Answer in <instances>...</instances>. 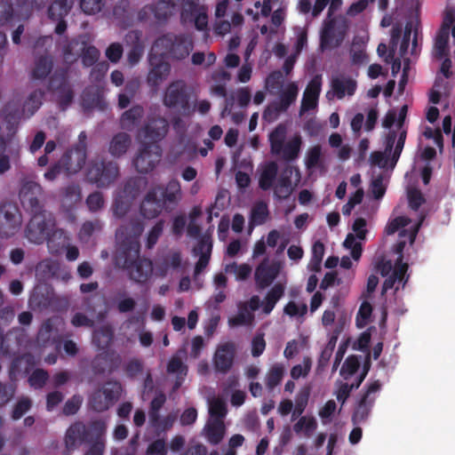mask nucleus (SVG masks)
Here are the masks:
<instances>
[{
    "label": "nucleus",
    "mask_w": 455,
    "mask_h": 455,
    "mask_svg": "<svg viewBox=\"0 0 455 455\" xmlns=\"http://www.w3.org/2000/svg\"><path fill=\"white\" fill-rule=\"evenodd\" d=\"M421 222L422 219L415 222L404 216H397L387 224L386 233L387 235L398 233L400 241L395 246V251L399 255L395 264L393 265L391 260L382 259L376 267L377 270L385 277L382 286L383 294L391 289L398 290L404 285L406 282L405 273L408 267L406 263L402 262V252L407 243L410 245L413 243Z\"/></svg>",
    "instance_id": "f257e3e1"
},
{
    "label": "nucleus",
    "mask_w": 455,
    "mask_h": 455,
    "mask_svg": "<svg viewBox=\"0 0 455 455\" xmlns=\"http://www.w3.org/2000/svg\"><path fill=\"white\" fill-rule=\"evenodd\" d=\"M407 114V106L403 105L399 110H389L383 119L382 125L387 129L386 134V149L384 153L374 152L371 156V163L380 169L390 166L393 168L403 150L406 138L403 122Z\"/></svg>",
    "instance_id": "f03ea898"
},
{
    "label": "nucleus",
    "mask_w": 455,
    "mask_h": 455,
    "mask_svg": "<svg viewBox=\"0 0 455 455\" xmlns=\"http://www.w3.org/2000/svg\"><path fill=\"white\" fill-rule=\"evenodd\" d=\"M40 187L35 182L26 183L20 192L21 202L24 205L30 206L35 212L26 230L28 239L34 243H42L50 240L51 235H60V231H54V220L50 213L38 211V200L36 196L40 193Z\"/></svg>",
    "instance_id": "7ed1b4c3"
},
{
    "label": "nucleus",
    "mask_w": 455,
    "mask_h": 455,
    "mask_svg": "<svg viewBox=\"0 0 455 455\" xmlns=\"http://www.w3.org/2000/svg\"><path fill=\"white\" fill-rule=\"evenodd\" d=\"M168 124L165 119L152 120L139 137L142 140L144 148L135 159V166L139 172H147L154 168L160 160V148L155 141L164 138L167 132Z\"/></svg>",
    "instance_id": "20e7f679"
},
{
    "label": "nucleus",
    "mask_w": 455,
    "mask_h": 455,
    "mask_svg": "<svg viewBox=\"0 0 455 455\" xmlns=\"http://www.w3.org/2000/svg\"><path fill=\"white\" fill-rule=\"evenodd\" d=\"M277 170V164L273 162L262 165L259 183V187L264 190L274 188L275 195L278 198L284 199L287 198L299 185L300 181V172L294 166H287L275 184Z\"/></svg>",
    "instance_id": "39448f33"
},
{
    "label": "nucleus",
    "mask_w": 455,
    "mask_h": 455,
    "mask_svg": "<svg viewBox=\"0 0 455 455\" xmlns=\"http://www.w3.org/2000/svg\"><path fill=\"white\" fill-rule=\"evenodd\" d=\"M162 0L156 8L148 7L144 10L150 11L158 19H164L171 15L178 5H182L181 21L184 24H194L196 28L202 30L207 27L208 16L206 8L197 3V0Z\"/></svg>",
    "instance_id": "423d86ee"
},
{
    "label": "nucleus",
    "mask_w": 455,
    "mask_h": 455,
    "mask_svg": "<svg viewBox=\"0 0 455 455\" xmlns=\"http://www.w3.org/2000/svg\"><path fill=\"white\" fill-rule=\"evenodd\" d=\"M286 129L284 126H278L270 134L272 152L279 155L285 160H294L299 156L302 145V138L299 134H294L287 140H284Z\"/></svg>",
    "instance_id": "0eeeda50"
},
{
    "label": "nucleus",
    "mask_w": 455,
    "mask_h": 455,
    "mask_svg": "<svg viewBox=\"0 0 455 455\" xmlns=\"http://www.w3.org/2000/svg\"><path fill=\"white\" fill-rule=\"evenodd\" d=\"M192 49V41L189 37H177L167 35L158 38L153 45L155 55H170L175 59L187 57Z\"/></svg>",
    "instance_id": "6e6552de"
},
{
    "label": "nucleus",
    "mask_w": 455,
    "mask_h": 455,
    "mask_svg": "<svg viewBox=\"0 0 455 455\" xmlns=\"http://www.w3.org/2000/svg\"><path fill=\"white\" fill-rule=\"evenodd\" d=\"M48 0H12L11 4H0V23L7 21L12 14L27 18L33 7H40Z\"/></svg>",
    "instance_id": "1a4fd4ad"
},
{
    "label": "nucleus",
    "mask_w": 455,
    "mask_h": 455,
    "mask_svg": "<svg viewBox=\"0 0 455 455\" xmlns=\"http://www.w3.org/2000/svg\"><path fill=\"white\" fill-rule=\"evenodd\" d=\"M366 233V220L358 218L353 224L352 232L347 235L343 243L344 247L350 251V254L355 261L361 257V242L365 239Z\"/></svg>",
    "instance_id": "9d476101"
},
{
    "label": "nucleus",
    "mask_w": 455,
    "mask_h": 455,
    "mask_svg": "<svg viewBox=\"0 0 455 455\" xmlns=\"http://www.w3.org/2000/svg\"><path fill=\"white\" fill-rule=\"evenodd\" d=\"M346 30V22L341 19L326 21L321 35L322 46L331 48L339 45L344 38Z\"/></svg>",
    "instance_id": "9b49d317"
},
{
    "label": "nucleus",
    "mask_w": 455,
    "mask_h": 455,
    "mask_svg": "<svg viewBox=\"0 0 455 455\" xmlns=\"http://www.w3.org/2000/svg\"><path fill=\"white\" fill-rule=\"evenodd\" d=\"M117 175V166L113 163H108L106 166L103 163L93 162L87 172L88 179L99 187L110 184Z\"/></svg>",
    "instance_id": "f8f14e48"
},
{
    "label": "nucleus",
    "mask_w": 455,
    "mask_h": 455,
    "mask_svg": "<svg viewBox=\"0 0 455 455\" xmlns=\"http://www.w3.org/2000/svg\"><path fill=\"white\" fill-rule=\"evenodd\" d=\"M121 393L118 383H107L102 389L95 392L91 399V404L96 411L107 410L116 401Z\"/></svg>",
    "instance_id": "ddd939ff"
},
{
    "label": "nucleus",
    "mask_w": 455,
    "mask_h": 455,
    "mask_svg": "<svg viewBox=\"0 0 455 455\" xmlns=\"http://www.w3.org/2000/svg\"><path fill=\"white\" fill-rule=\"evenodd\" d=\"M322 90V78L315 76L306 86L301 99L299 116L315 110L318 105V98Z\"/></svg>",
    "instance_id": "4468645a"
},
{
    "label": "nucleus",
    "mask_w": 455,
    "mask_h": 455,
    "mask_svg": "<svg viewBox=\"0 0 455 455\" xmlns=\"http://www.w3.org/2000/svg\"><path fill=\"white\" fill-rule=\"evenodd\" d=\"M20 224L21 216L14 206L8 204L0 210V235H13L20 229Z\"/></svg>",
    "instance_id": "2eb2a0df"
},
{
    "label": "nucleus",
    "mask_w": 455,
    "mask_h": 455,
    "mask_svg": "<svg viewBox=\"0 0 455 455\" xmlns=\"http://www.w3.org/2000/svg\"><path fill=\"white\" fill-rule=\"evenodd\" d=\"M235 356V347L231 343L220 344L212 358L213 366L216 371L227 372L233 364Z\"/></svg>",
    "instance_id": "dca6fc26"
},
{
    "label": "nucleus",
    "mask_w": 455,
    "mask_h": 455,
    "mask_svg": "<svg viewBox=\"0 0 455 455\" xmlns=\"http://www.w3.org/2000/svg\"><path fill=\"white\" fill-rule=\"evenodd\" d=\"M259 298L253 296L247 304L239 307L236 315L229 318V324L233 327L251 324L254 318L253 311L259 307Z\"/></svg>",
    "instance_id": "f3484780"
},
{
    "label": "nucleus",
    "mask_w": 455,
    "mask_h": 455,
    "mask_svg": "<svg viewBox=\"0 0 455 455\" xmlns=\"http://www.w3.org/2000/svg\"><path fill=\"white\" fill-rule=\"evenodd\" d=\"M282 265L278 262L265 259L255 271V279L259 285L266 287L277 276Z\"/></svg>",
    "instance_id": "a211bd4d"
},
{
    "label": "nucleus",
    "mask_w": 455,
    "mask_h": 455,
    "mask_svg": "<svg viewBox=\"0 0 455 455\" xmlns=\"http://www.w3.org/2000/svg\"><path fill=\"white\" fill-rule=\"evenodd\" d=\"M163 55H155L153 49L150 53V64L152 68L148 74V83L153 85H158L169 74L170 66L167 62L162 60L160 57Z\"/></svg>",
    "instance_id": "6ab92c4d"
},
{
    "label": "nucleus",
    "mask_w": 455,
    "mask_h": 455,
    "mask_svg": "<svg viewBox=\"0 0 455 455\" xmlns=\"http://www.w3.org/2000/svg\"><path fill=\"white\" fill-rule=\"evenodd\" d=\"M72 4L73 0H55L49 9L50 17L52 20H60L55 28L58 34H61L66 28V25L61 20L68 13Z\"/></svg>",
    "instance_id": "aec40b11"
},
{
    "label": "nucleus",
    "mask_w": 455,
    "mask_h": 455,
    "mask_svg": "<svg viewBox=\"0 0 455 455\" xmlns=\"http://www.w3.org/2000/svg\"><path fill=\"white\" fill-rule=\"evenodd\" d=\"M455 20V14L451 15L448 13L444 21V25L438 33L435 46H434V54L438 58H443L448 53V40H449V23H452Z\"/></svg>",
    "instance_id": "412c9836"
},
{
    "label": "nucleus",
    "mask_w": 455,
    "mask_h": 455,
    "mask_svg": "<svg viewBox=\"0 0 455 455\" xmlns=\"http://www.w3.org/2000/svg\"><path fill=\"white\" fill-rule=\"evenodd\" d=\"M85 160V151L83 147L76 148L67 153L60 160V164L69 173L77 172L83 166Z\"/></svg>",
    "instance_id": "4be33fe9"
},
{
    "label": "nucleus",
    "mask_w": 455,
    "mask_h": 455,
    "mask_svg": "<svg viewBox=\"0 0 455 455\" xmlns=\"http://www.w3.org/2000/svg\"><path fill=\"white\" fill-rule=\"evenodd\" d=\"M299 93V84L294 81H286L282 83L279 97L280 109H287L297 99Z\"/></svg>",
    "instance_id": "5701e85b"
},
{
    "label": "nucleus",
    "mask_w": 455,
    "mask_h": 455,
    "mask_svg": "<svg viewBox=\"0 0 455 455\" xmlns=\"http://www.w3.org/2000/svg\"><path fill=\"white\" fill-rule=\"evenodd\" d=\"M304 164L307 170H323L324 168V156L322 147L315 145L309 147L304 157Z\"/></svg>",
    "instance_id": "b1692460"
},
{
    "label": "nucleus",
    "mask_w": 455,
    "mask_h": 455,
    "mask_svg": "<svg viewBox=\"0 0 455 455\" xmlns=\"http://www.w3.org/2000/svg\"><path fill=\"white\" fill-rule=\"evenodd\" d=\"M212 251V243L206 235L202 237L198 244L194 248V253L199 256L195 274L198 275L207 266Z\"/></svg>",
    "instance_id": "393cba45"
},
{
    "label": "nucleus",
    "mask_w": 455,
    "mask_h": 455,
    "mask_svg": "<svg viewBox=\"0 0 455 455\" xmlns=\"http://www.w3.org/2000/svg\"><path fill=\"white\" fill-rule=\"evenodd\" d=\"M163 207L162 198L156 194V190H151L147 195L145 200L141 204V212L148 218H155Z\"/></svg>",
    "instance_id": "a878e982"
},
{
    "label": "nucleus",
    "mask_w": 455,
    "mask_h": 455,
    "mask_svg": "<svg viewBox=\"0 0 455 455\" xmlns=\"http://www.w3.org/2000/svg\"><path fill=\"white\" fill-rule=\"evenodd\" d=\"M128 267L131 278L139 283L146 282L152 274V263L148 259H140Z\"/></svg>",
    "instance_id": "bb28decb"
},
{
    "label": "nucleus",
    "mask_w": 455,
    "mask_h": 455,
    "mask_svg": "<svg viewBox=\"0 0 455 455\" xmlns=\"http://www.w3.org/2000/svg\"><path fill=\"white\" fill-rule=\"evenodd\" d=\"M226 427L222 419H210L204 427L207 440L214 444L219 443L224 437Z\"/></svg>",
    "instance_id": "cd10ccee"
},
{
    "label": "nucleus",
    "mask_w": 455,
    "mask_h": 455,
    "mask_svg": "<svg viewBox=\"0 0 455 455\" xmlns=\"http://www.w3.org/2000/svg\"><path fill=\"white\" fill-rule=\"evenodd\" d=\"M307 43V34L306 31L302 28H299L297 32V40L294 44L292 52L291 55L285 60L283 64V71L286 75H289L294 66L296 59L298 55L300 53L301 50L304 48Z\"/></svg>",
    "instance_id": "c85d7f7f"
},
{
    "label": "nucleus",
    "mask_w": 455,
    "mask_h": 455,
    "mask_svg": "<svg viewBox=\"0 0 455 455\" xmlns=\"http://www.w3.org/2000/svg\"><path fill=\"white\" fill-rule=\"evenodd\" d=\"M185 84L180 82H175L170 84L167 88L164 102L166 106H175L179 103H181L185 100Z\"/></svg>",
    "instance_id": "c756f323"
},
{
    "label": "nucleus",
    "mask_w": 455,
    "mask_h": 455,
    "mask_svg": "<svg viewBox=\"0 0 455 455\" xmlns=\"http://www.w3.org/2000/svg\"><path fill=\"white\" fill-rule=\"evenodd\" d=\"M316 428L317 421L313 416H303L293 426L294 432L306 438L312 436Z\"/></svg>",
    "instance_id": "7c9ffc66"
},
{
    "label": "nucleus",
    "mask_w": 455,
    "mask_h": 455,
    "mask_svg": "<svg viewBox=\"0 0 455 455\" xmlns=\"http://www.w3.org/2000/svg\"><path fill=\"white\" fill-rule=\"evenodd\" d=\"M284 292V285L282 283L275 284L272 289L267 292L266 298L262 302H259V307H262L264 314L268 315L275 307L276 302L282 298Z\"/></svg>",
    "instance_id": "2f4dec72"
},
{
    "label": "nucleus",
    "mask_w": 455,
    "mask_h": 455,
    "mask_svg": "<svg viewBox=\"0 0 455 455\" xmlns=\"http://www.w3.org/2000/svg\"><path fill=\"white\" fill-rule=\"evenodd\" d=\"M332 88L338 98L341 99L346 95L354 94L356 83L351 78L338 77L332 81Z\"/></svg>",
    "instance_id": "473e14b6"
},
{
    "label": "nucleus",
    "mask_w": 455,
    "mask_h": 455,
    "mask_svg": "<svg viewBox=\"0 0 455 455\" xmlns=\"http://www.w3.org/2000/svg\"><path fill=\"white\" fill-rule=\"evenodd\" d=\"M226 274L233 275L237 281L245 280L251 273V267L246 263L238 264L235 261L225 263Z\"/></svg>",
    "instance_id": "72a5a7b5"
},
{
    "label": "nucleus",
    "mask_w": 455,
    "mask_h": 455,
    "mask_svg": "<svg viewBox=\"0 0 455 455\" xmlns=\"http://www.w3.org/2000/svg\"><path fill=\"white\" fill-rule=\"evenodd\" d=\"M130 143V139L125 133H119L110 141L109 152L114 156H120L127 151Z\"/></svg>",
    "instance_id": "f704fd0d"
},
{
    "label": "nucleus",
    "mask_w": 455,
    "mask_h": 455,
    "mask_svg": "<svg viewBox=\"0 0 455 455\" xmlns=\"http://www.w3.org/2000/svg\"><path fill=\"white\" fill-rule=\"evenodd\" d=\"M85 432V427L82 423H76L71 426L66 434L65 443L68 449L74 447Z\"/></svg>",
    "instance_id": "c9c22d12"
},
{
    "label": "nucleus",
    "mask_w": 455,
    "mask_h": 455,
    "mask_svg": "<svg viewBox=\"0 0 455 455\" xmlns=\"http://www.w3.org/2000/svg\"><path fill=\"white\" fill-rule=\"evenodd\" d=\"M307 311V305L303 301L297 300L289 301L283 308L285 315L295 319H301L306 315Z\"/></svg>",
    "instance_id": "e433bc0d"
},
{
    "label": "nucleus",
    "mask_w": 455,
    "mask_h": 455,
    "mask_svg": "<svg viewBox=\"0 0 455 455\" xmlns=\"http://www.w3.org/2000/svg\"><path fill=\"white\" fill-rule=\"evenodd\" d=\"M154 190L156 191V194L160 198H162L163 202L164 199L168 201H174L180 196V187L179 182L176 180L169 182L165 190H164L162 188H156Z\"/></svg>",
    "instance_id": "4c0bfd02"
},
{
    "label": "nucleus",
    "mask_w": 455,
    "mask_h": 455,
    "mask_svg": "<svg viewBox=\"0 0 455 455\" xmlns=\"http://www.w3.org/2000/svg\"><path fill=\"white\" fill-rule=\"evenodd\" d=\"M387 177L381 172L374 173L371 183L370 191L376 199L381 198L386 191Z\"/></svg>",
    "instance_id": "58836bf2"
},
{
    "label": "nucleus",
    "mask_w": 455,
    "mask_h": 455,
    "mask_svg": "<svg viewBox=\"0 0 455 455\" xmlns=\"http://www.w3.org/2000/svg\"><path fill=\"white\" fill-rule=\"evenodd\" d=\"M372 307L368 299L363 300L359 307L355 323L358 328H363L371 321Z\"/></svg>",
    "instance_id": "ea45409f"
},
{
    "label": "nucleus",
    "mask_w": 455,
    "mask_h": 455,
    "mask_svg": "<svg viewBox=\"0 0 455 455\" xmlns=\"http://www.w3.org/2000/svg\"><path fill=\"white\" fill-rule=\"evenodd\" d=\"M285 372V368L283 365L276 363L273 365L267 376H266V384L269 388H273L276 385L280 383L282 380L283 374Z\"/></svg>",
    "instance_id": "a19ab883"
},
{
    "label": "nucleus",
    "mask_w": 455,
    "mask_h": 455,
    "mask_svg": "<svg viewBox=\"0 0 455 455\" xmlns=\"http://www.w3.org/2000/svg\"><path fill=\"white\" fill-rule=\"evenodd\" d=\"M209 412L211 419H222L227 413V405L224 400L220 397H213L209 400Z\"/></svg>",
    "instance_id": "79ce46f5"
},
{
    "label": "nucleus",
    "mask_w": 455,
    "mask_h": 455,
    "mask_svg": "<svg viewBox=\"0 0 455 455\" xmlns=\"http://www.w3.org/2000/svg\"><path fill=\"white\" fill-rule=\"evenodd\" d=\"M81 201L80 190L77 187L72 186L67 188L65 190L61 204L65 208H71Z\"/></svg>",
    "instance_id": "37998d69"
},
{
    "label": "nucleus",
    "mask_w": 455,
    "mask_h": 455,
    "mask_svg": "<svg viewBox=\"0 0 455 455\" xmlns=\"http://www.w3.org/2000/svg\"><path fill=\"white\" fill-rule=\"evenodd\" d=\"M324 254V246L323 244L317 241L314 243L312 247V259L308 264V268L312 271H318L320 268V264L323 259Z\"/></svg>",
    "instance_id": "c03bdc74"
},
{
    "label": "nucleus",
    "mask_w": 455,
    "mask_h": 455,
    "mask_svg": "<svg viewBox=\"0 0 455 455\" xmlns=\"http://www.w3.org/2000/svg\"><path fill=\"white\" fill-rule=\"evenodd\" d=\"M185 355L184 351L179 352L177 355L172 357L168 364V371L171 373H176L178 375H186L187 367L182 362V356Z\"/></svg>",
    "instance_id": "a18cd8bd"
},
{
    "label": "nucleus",
    "mask_w": 455,
    "mask_h": 455,
    "mask_svg": "<svg viewBox=\"0 0 455 455\" xmlns=\"http://www.w3.org/2000/svg\"><path fill=\"white\" fill-rule=\"evenodd\" d=\"M267 214V204L260 202L254 205L251 212V220L254 224L259 225L266 221Z\"/></svg>",
    "instance_id": "49530a36"
},
{
    "label": "nucleus",
    "mask_w": 455,
    "mask_h": 455,
    "mask_svg": "<svg viewBox=\"0 0 455 455\" xmlns=\"http://www.w3.org/2000/svg\"><path fill=\"white\" fill-rule=\"evenodd\" d=\"M360 362L356 356H349L345 361L340 370V374L343 375L345 378H348L357 371Z\"/></svg>",
    "instance_id": "de8ad7c7"
},
{
    "label": "nucleus",
    "mask_w": 455,
    "mask_h": 455,
    "mask_svg": "<svg viewBox=\"0 0 455 455\" xmlns=\"http://www.w3.org/2000/svg\"><path fill=\"white\" fill-rule=\"evenodd\" d=\"M216 60V56L212 52H196L192 55V62L195 65H204L205 67L212 65Z\"/></svg>",
    "instance_id": "09e8293b"
},
{
    "label": "nucleus",
    "mask_w": 455,
    "mask_h": 455,
    "mask_svg": "<svg viewBox=\"0 0 455 455\" xmlns=\"http://www.w3.org/2000/svg\"><path fill=\"white\" fill-rule=\"evenodd\" d=\"M311 368V361L308 358L303 360L301 363L295 365L291 371L292 379H297L300 377H306Z\"/></svg>",
    "instance_id": "8fccbe9b"
},
{
    "label": "nucleus",
    "mask_w": 455,
    "mask_h": 455,
    "mask_svg": "<svg viewBox=\"0 0 455 455\" xmlns=\"http://www.w3.org/2000/svg\"><path fill=\"white\" fill-rule=\"evenodd\" d=\"M43 92L41 91L34 92L25 104V110L32 115L41 105Z\"/></svg>",
    "instance_id": "3c124183"
},
{
    "label": "nucleus",
    "mask_w": 455,
    "mask_h": 455,
    "mask_svg": "<svg viewBox=\"0 0 455 455\" xmlns=\"http://www.w3.org/2000/svg\"><path fill=\"white\" fill-rule=\"evenodd\" d=\"M371 404L372 403H370V402L365 401L364 399L362 398V400L354 414V420L356 423L361 422L367 418V416L370 412Z\"/></svg>",
    "instance_id": "603ef678"
},
{
    "label": "nucleus",
    "mask_w": 455,
    "mask_h": 455,
    "mask_svg": "<svg viewBox=\"0 0 455 455\" xmlns=\"http://www.w3.org/2000/svg\"><path fill=\"white\" fill-rule=\"evenodd\" d=\"M52 68L51 60L44 58L40 60L34 69V76L37 78L46 76Z\"/></svg>",
    "instance_id": "864d4df0"
},
{
    "label": "nucleus",
    "mask_w": 455,
    "mask_h": 455,
    "mask_svg": "<svg viewBox=\"0 0 455 455\" xmlns=\"http://www.w3.org/2000/svg\"><path fill=\"white\" fill-rule=\"evenodd\" d=\"M444 84V81L438 79L430 93V101L434 104L438 103L443 94H449L445 84Z\"/></svg>",
    "instance_id": "5fc2aeb1"
},
{
    "label": "nucleus",
    "mask_w": 455,
    "mask_h": 455,
    "mask_svg": "<svg viewBox=\"0 0 455 455\" xmlns=\"http://www.w3.org/2000/svg\"><path fill=\"white\" fill-rule=\"evenodd\" d=\"M103 0H82L81 8L88 14H94L101 10Z\"/></svg>",
    "instance_id": "6e6d98bb"
},
{
    "label": "nucleus",
    "mask_w": 455,
    "mask_h": 455,
    "mask_svg": "<svg viewBox=\"0 0 455 455\" xmlns=\"http://www.w3.org/2000/svg\"><path fill=\"white\" fill-rule=\"evenodd\" d=\"M100 52L93 46H88L83 52V62L85 66L92 65L99 58Z\"/></svg>",
    "instance_id": "4d7b16f0"
},
{
    "label": "nucleus",
    "mask_w": 455,
    "mask_h": 455,
    "mask_svg": "<svg viewBox=\"0 0 455 455\" xmlns=\"http://www.w3.org/2000/svg\"><path fill=\"white\" fill-rule=\"evenodd\" d=\"M308 396H309V389L308 388L302 390L298 395L293 414L299 415L303 412V411L305 410L306 404L307 403Z\"/></svg>",
    "instance_id": "13d9d810"
},
{
    "label": "nucleus",
    "mask_w": 455,
    "mask_h": 455,
    "mask_svg": "<svg viewBox=\"0 0 455 455\" xmlns=\"http://www.w3.org/2000/svg\"><path fill=\"white\" fill-rule=\"evenodd\" d=\"M408 199L410 206L415 210L418 209L424 202L422 194L415 188L408 190Z\"/></svg>",
    "instance_id": "bf43d9fd"
},
{
    "label": "nucleus",
    "mask_w": 455,
    "mask_h": 455,
    "mask_svg": "<svg viewBox=\"0 0 455 455\" xmlns=\"http://www.w3.org/2000/svg\"><path fill=\"white\" fill-rule=\"evenodd\" d=\"M82 398L78 395L73 396L71 399H69L63 409V411L67 415H71L76 413L78 409L80 408L82 404Z\"/></svg>",
    "instance_id": "052dcab7"
},
{
    "label": "nucleus",
    "mask_w": 455,
    "mask_h": 455,
    "mask_svg": "<svg viewBox=\"0 0 455 455\" xmlns=\"http://www.w3.org/2000/svg\"><path fill=\"white\" fill-rule=\"evenodd\" d=\"M266 347V342L263 338V335H257L254 337L251 342V354L253 356L257 357L260 355Z\"/></svg>",
    "instance_id": "680f3d73"
},
{
    "label": "nucleus",
    "mask_w": 455,
    "mask_h": 455,
    "mask_svg": "<svg viewBox=\"0 0 455 455\" xmlns=\"http://www.w3.org/2000/svg\"><path fill=\"white\" fill-rule=\"evenodd\" d=\"M46 373L42 370H36L30 376L28 381L30 386L34 387H41L46 380Z\"/></svg>",
    "instance_id": "e2e57ef3"
},
{
    "label": "nucleus",
    "mask_w": 455,
    "mask_h": 455,
    "mask_svg": "<svg viewBox=\"0 0 455 455\" xmlns=\"http://www.w3.org/2000/svg\"><path fill=\"white\" fill-rule=\"evenodd\" d=\"M56 96L60 104L65 108L67 107L73 98V94L68 86L65 85L61 90L56 92Z\"/></svg>",
    "instance_id": "0e129e2a"
},
{
    "label": "nucleus",
    "mask_w": 455,
    "mask_h": 455,
    "mask_svg": "<svg viewBox=\"0 0 455 455\" xmlns=\"http://www.w3.org/2000/svg\"><path fill=\"white\" fill-rule=\"evenodd\" d=\"M282 79V73L280 71H275L271 73L265 81V87L270 92H273L274 89L277 84H280Z\"/></svg>",
    "instance_id": "69168bd1"
},
{
    "label": "nucleus",
    "mask_w": 455,
    "mask_h": 455,
    "mask_svg": "<svg viewBox=\"0 0 455 455\" xmlns=\"http://www.w3.org/2000/svg\"><path fill=\"white\" fill-rule=\"evenodd\" d=\"M86 203L91 211H97L102 207L104 201L100 193H94L88 196Z\"/></svg>",
    "instance_id": "338daca9"
},
{
    "label": "nucleus",
    "mask_w": 455,
    "mask_h": 455,
    "mask_svg": "<svg viewBox=\"0 0 455 455\" xmlns=\"http://www.w3.org/2000/svg\"><path fill=\"white\" fill-rule=\"evenodd\" d=\"M252 73V66L250 63L243 65L237 72V80L240 83H247L250 81Z\"/></svg>",
    "instance_id": "774afa93"
}]
</instances>
